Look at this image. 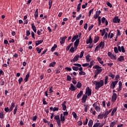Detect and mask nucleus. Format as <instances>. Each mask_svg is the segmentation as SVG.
Segmentation results:
<instances>
[{
    "mask_svg": "<svg viewBox=\"0 0 127 127\" xmlns=\"http://www.w3.org/2000/svg\"><path fill=\"white\" fill-rule=\"evenodd\" d=\"M93 84L95 85V90H99L100 88L104 86V80H100L99 81H94L93 82Z\"/></svg>",
    "mask_w": 127,
    "mask_h": 127,
    "instance_id": "nucleus-1",
    "label": "nucleus"
},
{
    "mask_svg": "<svg viewBox=\"0 0 127 127\" xmlns=\"http://www.w3.org/2000/svg\"><path fill=\"white\" fill-rule=\"evenodd\" d=\"M119 52H122L123 53H125L126 52V50H125V47L124 46H119L118 48L117 47H114V52L115 53H119Z\"/></svg>",
    "mask_w": 127,
    "mask_h": 127,
    "instance_id": "nucleus-2",
    "label": "nucleus"
},
{
    "mask_svg": "<svg viewBox=\"0 0 127 127\" xmlns=\"http://www.w3.org/2000/svg\"><path fill=\"white\" fill-rule=\"evenodd\" d=\"M93 68L94 69H96L95 70V73H97L98 74H100L103 71V69H102V67L99 66L98 65H94Z\"/></svg>",
    "mask_w": 127,
    "mask_h": 127,
    "instance_id": "nucleus-3",
    "label": "nucleus"
},
{
    "mask_svg": "<svg viewBox=\"0 0 127 127\" xmlns=\"http://www.w3.org/2000/svg\"><path fill=\"white\" fill-rule=\"evenodd\" d=\"M90 44L89 48H92L93 47V39H92V36H90L89 39L86 40V44Z\"/></svg>",
    "mask_w": 127,
    "mask_h": 127,
    "instance_id": "nucleus-4",
    "label": "nucleus"
},
{
    "mask_svg": "<svg viewBox=\"0 0 127 127\" xmlns=\"http://www.w3.org/2000/svg\"><path fill=\"white\" fill-rule=\"evenodd\" d=\"M54 119L57 120V123L58 124V127H61V120H60L59 115L56 116Z\"/></svg>",
    "mask_w": 127,
    "mask_h": 127,
    "instance_id": "nucleus-5",
    "label": "nucleus"
},
{
    "mask_svg": "<svg viewBox=\"0 0 127 127\" xmlns=\"http://www.w3.org/2000/svg\"><path fill=\"white\" fill-rule=\"evenodd\" d=\"M85 95H87L88 97H90L92 95V89H90L89 87L86 88Z\"/></svg>",
    "mask_w": 127,
    "mask_h": 127,
    "instance_id": "nucleus-6",
    "label": "nucleus"
},
{
    "mask_svg": "<svg viewBox=\"0 0 127 127\" xmlns=\"http://www.w3.org/2000/svg\"><path fill=\"white\" fill-rule=\"evenodd\" d=\"M121 22V19H119L118 16H116L114 17V18L113 19V22L114 23H120Z\"/></svg>",
    "mask_w": 127,
    "mask_h": 127,
    "instance_id": "nucleus-7",
    "label": "nucleus"
},
{
    "mask_svg": "<svg viewBox=\"0 0 127 127\" xmlns=\"http://www.w3.org/2000/svg\"><path fill=\"white\" fill-rule=\"evenodd\" d=\"M118 81H112L110 84V88L111 89H115V87H116V85L118 84Z\"/></svg>",
    "mask_w": 127,
    "mask_h": 127,
    "instance_id": "nucleus-8",
    "label": "nucleus"
},
{
    "mask_svg": "<svg viewBox=\"0 0 127 127\" xmlns=\"http://www.w3.org/2000/svg\"><path fill=\"white\" fill-rule=\"evenodd\" d=\"M79 58H80V56L76 55L75 56L72 60H70V62H76L78 60H79Z\"/></svg>",
    "mask_w": 127,
    "mask_h": 127,
    "instance_id": "nucleus-9",
    "label": "nucleus"
},
{
    "mask_svg": "<svg viewBox=\"0 0 127 127\" xmlns=\"http://www.w3.org/2000/svg\"><path fill=\"white\" fill-rule=\"evenodd\" d=\"M87 99H88V96L87 94H84L81 99L82 103H86Z\"/></svg>",
    "mask_w": 127,
    "mask_h": 127,
    "instance_id": "nucleus-10",
    "label": "nucleus"
},
{
    "mask_svg": "<svg viewBox=\"0 0 127 127\" xmlns=\"http://www.w3.org/2000/svg\"><path fill=\"white\" fill-rule=\"evenodd\" d=\"M118 98V95L116 93H113L112 96V102H116L117 98Z\"/></svg>",
    "mask_w": 127,
    "mask_h": 127,
    "instance_id": "nucleus-11",
    "label": "nucleus"
},
{
    "mask_svg": "<svg viewBox=\"0 0 127 127\" xmlns=\"http://www.w3.org/2000/svg\"><path fill=\"white\" fill-rule=\"evenodd\" d=\"M80 42V39H77L74 42V47L76 49H77V47H78V45H79V43Z\"/></svg>",
    "mask_w": 127,
    "mask_h": 127,
    "instance_id": "nucleus-12",
    "label": "nucleus"
},
{
    "mask_svg": "<svg viewBox=\"0 0 127 127\" xmlns=\"http://www.w3.org/2000/svg\"><path fill=\"white\" fill-rule=\"evenodd\" d=\"M67 38L66 36H64V37L61 38L60 39V43L61 44H64L65 43V40Z\"/></svg>",
    "mask_w": 127,
    "mask_h": 127,
    "instance_id": "nucleus-13",
    "label": "nucleus"
},
{
    "mask_svg": "<svg viewBox=\"0 0 127 127\" xmlns=\"http://www.w3.org/2000/svg\"><path fill=\"white\" fill-rule=\"evenodd\" d=\"M61 122H62L63 124H64V122H65V116H64V115H63V113H62L61 114Z\"/></svg>",
    "mask_w": 127,
    "mask_h": 127,
    "instance_id": "nucleus-14",
    "label": "nucleus"
},
{
    "mask_svg": "<svg viewBox=\"0 0 127 127\" xmlns=\"http://www.w3.org/2000/svg\"><path fill=\"white\" fill-rule=\"evenodd\" d=\"M66 101H64L62 104V108L63 111H66V109H67V106H66Z\"/></svg>",
    "mask_w": 127,
    "mask_h": 127,
    "instance_id": "nucleus-15",
    "label": "nucleus"
},
{
    "mask_svg": "<svg viewBox=\"0 0 127 127\" xmlns=\"http://www.w3.org/2000/svg\"><path fill=\"white\" fill-rule=\"evenodd\" d=\"M98 47L99 48H101V49H103L104 47H105V43L103 42H101L99 43Z\"/></svg>",
    "mask_w": 127,
    "mask_h": 127,
    "instance_id": "nucleus-16",
    "label": "nucleus"
},
{
    "mask_svg": "<svg viewBox=\"0 0 127 127\" xmlns=\"http://www.w3.org/2000/svg\"><path fill=\"white\" fill-rule=\"evenodd\" d=\"M69 90H71L72 91H75L76 90V88L74 87L73 84H70V87H69Z\"/></svg>",
    "mask_w": 127,
    "mask_h": 127,
    "instance_id": "nucleus-17",
    "label": "nucleus"
},
{
    "mask_svg": "<svg viewBox=\"0 0 127 127\" xmlns=\"http://www.w3.org/2000/svg\"><path fill=\"white\" fill-rule=\"evenodd\" d=\"M29 76H30V72H28L27 74H26L25 78H24L25 82H27L28 81V79L29 78Z\"/></svg>",
    "mask_w": 127,
    "mask_h": 127,
    "instance_id": "nucleus-18",
    "label": "nucleus"
},
{
    "mask_svg": "<svg viewBox=\"0 0 127 127\" xmlns=\"http://www.w3.org/2000/svg\"><path fill=\"white\" fill-rule=\"evenodd\" d=\"M42 42H43V40L36 41L35 42L36 46H38V45H39V44H41Z\"/></svg>",
    "mask_w": 127,
    "mask_h": 127,
    "instance_id": "nucleus-19",
    "label": "nucleus"
},
{
    "mask_svg": "<svg viewBox=\"0 0 127 127\" xmlns=\"http://www.w3.org/2000/svg\"><path fill=\"white\" fill-rule=\"evenodd\" d=\"M78 37H79L78 34H76L75 35L73 36L71 39V42H74V41H75V40H76Z\"/></svg>",
    "mask_w": 127,
    "mask_h": 127,
    "instance_id": "nucleus-20",
    "label": "nucleus"
},
{
    "mask_svg": "<svg viewBox=\"0 0 127 127\" xmlns=\"http://www.w3.org/2000/svg\"><path fill=\"white\" fill-rule=\"evenodd\" d=\"M90 57H91V56H90V54L87 55L85 57L86 60L87 62L89 63V62H90V61H91V59L90 58Z\"/></svg>",
    "mask_w": 127,
    "mask_h": 127,
    "instance_id": "nucleus-21",
    "label": "nucleus"
},
{
    "mask_svg": "<svg viewBox=\"0 0 127 127\" xmlns=\"http://www.w3.org/2000/svg\"><path fill=\"white\" fill-rule=\"evenodd\" d=\"M83 96V91H80L77 95V99H80Z\"/></svg>",
    "mask_w": 127,
    "mask_h": 127,
    "instance_id": "nucleus-22",
    "label": "nucleus"
},
{
    "mask_svg": "<svg viewBox=\"0 0 127 127\" xmlns=\"http://www.w3.org/2000/svg\"><path fill=\"white\" fill-rule=\"evenodd\" d=\"M15 107V105H14V103L12 102L11 103V106L10 107L9 109V112H11L12 111V110H13V108Z\"/></svg>",
    "mask_w": 127,
    "mask_h": 127,
    "instance_id": "nucleus-23",
    "label": "nucleus"
},
{
    "mask_svg": "<svg viewBox=\"0 0 127 127\" xmlns=\"http://www.w3.org/2000/svg\"><path fill=\"white\" fill-rule=\"evenodd\" d=\"M34 16H35V19H36V18L38 17V9H36L34 13Z\"/></svg>",
    "mask_w": 127,
    "mask_h": 127,
    "instance_id": "nucleus-24",
    "label": "nucleus"
},
{
    "mask_svg": "<svg viewBox=\"0 0 127 127\" xmlns=\"http://www.w3.org/2000/svg\"><path fill=\"white\" fill-rule=\"evenodd\" d=\"M31 26L33 31L36 33V27L34 25V23H32Z\"/></svg>",
    "mask_w": 127,
    "mask_h": 127,
    "instance_id": "nucleus-25",
    "label": "nucleus"
},
{
    "mask_svg": "<svg viewBox=\"0 0 127 127\" xmlns=\"http://www.w3.org/2000/svg\"><path fill=\"white\" fill-rule=\"evenodd\" d=\"M118 61H120V62H122V61H124V60H125L124 56H120V57L118 59Z\"/></svg>",
    "mask_w": 127,
    "mask_h": 127,
    "instance_id": "nucleus-26",
    "label": "nucleus"
},
{
    "mask_svg": "<svg viewBox=\"0 0 127 127\" xmlns=\"http://www.w3.org/2000/svg\"><path fill=\"white\" fill-rule=\"evenodd\" d=\"M97 60H98V62H99V63L100 64H104V61H102V58L98 57H97Z\"/></svg>",
    "mask_w": 127,
    "mask_h": 127,
    "instance_id": "nucleus-27",
    "label": "nucleus"
},
{
    "mask_svg": "<svg viewBox=\"0 0 127 127\" xmlns=\"http://www.w3.org/2000/svg\"><path fill=\"white\" fill-rule=\"evenodd\" d=\"M100 40V37H95L94 39V43H97L98 41Z\"/></svg>",
    "mask_w": 127,
    "mask_h": 127,
    "instance_id": "nucleus-28",
    "label": "nucleus"
},
{
    "mask_svg": "<svg viewBox=\"0 0 127 127\" xmlns=\"http://www.w3.org/2000/svg\"><path fill=\"white\" fill-rule=\"evenodd\" d=\"M95 109L96 110V112H98V113H100V112H101V108L98 106L95 107Z\"/></svg>",
    "mask_w": 127,
    "mask_h": 127,
    "instance_id": "nucleus-29",
    "label": "nucleus"
},
{
    "mask_svg": "<svg viewBox=\"0 0 127 127\" xmlns=\"http://www.w3.org/2000/svg\"><path fill=\"white\" fill-rule=\"evenodd\" d=\"M82 87V83L80 82H78L77 84L76 85V88H78V89H80Z\"/></svg>",
    "mask_w": 127,
    "mask_h": 127,
    "instance_id": "nucleus-30",
    "label": "nucleus"
},
{
    "mask_svg": "<svg viewBox=\"0 0 127 127\" xmlns=\"http://www.w3.org/2000/svg\"><path fill=\"white\" fill-rule=\"evenodd\" d=\"M116 112H117V108H114V109L112 111L111 116H114V115H115V113H116Z\"/></svg>",
    "mask_w": 127,
    "mask_h": 127,
    "instance_id": "nucleus-31",
    "label": "nucleus"
},
{
    "mask_svg": "<svg viewBox=\"0 0 127 127\" xmlns=\"http://www.w3.org/2000/svg\"><path fill=\"white\" fill-rule=\"evenodd\" d=\"M104 118V114H99L98 116V119H99V120H103Z\"/></svg>",
    "mask_w": 127,
    "mask_h": 127,
    "instance_id": "nucleus-32",
    "label": "nucleus"
},
{
    "mask_svg": "<svg viewBox=\"0 0 127 127\" xmlns=\"http://www.w3.org/2000/svg\"><path fill=\"white\" fill-rule=\"evenodd\" d=\"M56 64V62H53V63H51L50 64L49 66H50V67H54Z\"/></svg>",
    "mask_w": 127,
    "mask_h": 127,
    "instance_id": "nucleus-33",
    "label": "nucleus"
},
{
    "mask_svg": "<svg viewBox=\"0 0 127 127\" xmlns=\"http://www.w3.org/2000/svg\"><path fill=\"white\" fill-rule=\"evenodd\" d=\"M93 126V120H90L88 122V127H92Z\"/></svg>",
    "mask_w": 127,
    "mask_h": 127,
    "instance_id": "nucleus-34",
    "label": "nucleus"
},
{
    "mask_svg": "<svg viewBox=\"0 0 127 127\" xmlns=\"http://www.w3.org/2000/svg\"><path fill=\"white\" fill-rule=\"evenodd\" d=\"M109 79V77H108V76H106L105 77V82H104V84L105 85H107L108 84V80Z\"/></svg>",
    "mask_w": 127,
    "mask_h": 127,
    "instance_id": "nucleus-35",
    "label": "nucleus"
},
{
    "mask_svg": "<svg viewBox=\"0 0 127 127\" xmlns=\"http://www.w3.org/2000/svg\"><path fill=\"white\" fill-rule=\"evenodd\" d=\"M109 77H111L112 79H114L115 78V74H113L112 72H110L109 74L108 75Z\"/></svg>",
    "mask_w": 127,
    "mask_h": 127,
    "instance_id": "nucleus-36",
    "label": "nucleus"
},
{
    "mask_svg": "<svg viewBox=\"0 0 127 127\" xmlns=\"http://www.w3.org/2000/svg\"><path fill=\"white\" fill-rule=\"evenodd\" d=\"M90 65H89V68H92V66L94 65V61H91L90 63Z\"/></svg>",
    "mask_w": 127,
    "mask_h": 127,
    "instance_id": "nucleus-37",
    "label": "nucleus"
},
{
    "mask_svg": "<svg viewBox=\"0 0 127 127\" xmlns=\"http://www.w3.org/2000/svg\"><path fill=\"white\" fill-rule=\"evenodd\" d=\"M4 118V115L2 112H0V119H3Z\"/></svg>",
    "mask_w": 127,
    "mask_h": 127,
    "instance_id": "nucleus-38",
    "label": "nucleus"
},
{
    "mask_svg": "<svg viewBox=\"0 0 127 127\" xmlns=\"http://www.w3.org/2000/svg\"><path fill=\"white\" fill-rule=\"evenodd\" d=\"M72 69L74 71H78V70H79V67H78V66H72Z\"/></svg>",
    "mask_w": 127,
    "mask_h": 127,
    "instance_id": "nucleus-39",
    "label": "nucleus"
},
{
    "mask_svg": "<svg viewBox=\"0 0 127 127\" xmlns=\"http://www.w3.org/2000/svg\"><path fill=\"white\" fill-rule=\"evenodd\" d=\"M109 113L108 112V111H106L105 112L104 115H103L104 119H106V118H107V117H108V115H109Z\"/></svg>",
    "mask_w": 127,
    "mask_h": 127,
    "instance_id": "nucleus-40",
    "label": "nucleus"
},
{
    "mask_svg": "<svg viewBox=\"0 0 127 127\" xmlns=\"http://www.w3.org/2000/svg\"><path fill=\"white\" fill-rule=\"evenodd\" d=\"M106 4L108 5V6H109V7H113V5L109 1L106 2Z\"/></svg>",
    "mask_w": 127,
    "mask_h": 127,
    "instance_id": "nucleus-41",
    "label": "nucleus"
},
{
    "mask_svg": "<svg viewBox=\"0 0 127 127\" xmlns=\"http://www.w3.org/2000/svg\"><path fill=\"white\" fill-rule=\"evenodd\" d=\"M98 21L99 25H101V16H98Z\"/></svg>",
    "mask_w": 127,
    "mask_h": 127,
    "instance_id": "nucleus-42",
    "label": "nucleus"
},
{
    "mask_svg": "<svg viewBox=\"0 0 127 127\" xmlns=\"http://www.w3.org/2000/svg\"><path fill=\"white\" fill-rule=\"evenodd\" d=\"M79 75H86V72H85V71H83V70L80 71L79 72Z\"/></svg>",
    "mask_w": 127,
    "mask_h": 127,
    "instance_id": "nucleus-43",
    "label": "nucleus"
},
{
    "mask_svg": "<svg viewBox=\"0 0 127 127\" xmlns=\"http://www.w3.org/2000/svg\"><path fill=\"white\" fill-rule=\"evenodd\" d=\"M66 80L67 81H71V80H72V78L71 77V76H70V75H67Z\"/></svg>",
    "mask_w": 127,
    "mask_h": 127,
    "instance_id": "nucleus-44",
    "label": "nucleus"
},
{
    "mask_svg": "<svg viewBox=\"0 0 127 127\" xmlns=\"http://www.w3.org/2000/svg\"><path fill=\"white\" fill-rule=\"evenodd\" d=\"M94 11V8L91 9L89 11V15L88 16L90 17L91 16V14H92V13Z\"/></svg>",
    "mask_w": 127,
    "mask_h": 127,
    "instance_id": "nucleus-45",
    "label": "nucleus"
},
{
    "mask_svg": "<svg viewBox=\"0 0 127 127\" xmlns=\"http://www.w3.org/2000/svg\"><path fill=\"white\" fill-rule=\"evenodd\" d=\"M83 56H84V51H82L81 52L79 58H82Z\"/></svg>",
    "mask_w": 127,
    "mask_h": 127,
    "instance_id": "nucleus-46",
    "label": "nucleus"
},
{
    "mask_svg": "<svg viewBox=\"0 0 127 127\" xmlns=\"http://www.w3.org/2000/svg\"><path fill=\"white\" fill-rule=\"evenodd\" d=\"M32 121H33V122H35V121H36V120H37V116H33L32 117Z\"/></svg>",
    "mask_w": 127,
    "mask_h": 127,
    "instance_id": "nucleus-47",
    "label": "nucleus"
},
{
    "mask_svg": "<svg viewBox=\"0 0 127 127\" xmlns=\"http://www.w3.org/2000/svg\"><path fill=\"white\" fill-rule=\"evenodd\" d=\"M72 115L73 118H74V119L77 118V114H76V113L73 112L72 113Z\"/></svg>",
    "mask_w": 127,
    "mask_h": 127,
    "instance_id": "nucleus-48",
    "label": "nucleus"
},
{
    "mask_svg": "<svg viewBox=\"0 0 127 127\" xmlns=\"http://www.w3.org/2000/svg\"><path fill=\"white\" fill-rule=\"evenodd\" d=\"M69 51L70 52H71V53H74V52H75V50H74V47H72L69 50Z\"/></svg>",
    "mask_w": 127,
    "mask_h": 127,
    "instance_id": "nucleus-49",
    "label": "nucleus"
},
{
    "mask_svg": "<svg viewBox=\"0 0 127 127\" xmlns=\"http://www.w3.org/2000/svg\"><path fill=\"white\" fill-rule=\"evenodd\" d=\"M116 125V123L115 122H112L111 124H110V127H115V125Z\"/></svg>",
    "mask_w": 127,
    "mask_h": 127,
    "instance_id": "nucleus-50",
    "label": "nucleus"
},
{
    "mask_svg": "<svg viewBox=\"0 0 127 127\" xmlns=\"http://www.w3.org/2000/svg\"><path fill=\"white\" fill-rule=\"evenodd\" d=\"M106 21H107V20H106V18L104 17H103L101 18V21H102V23H105V22Z\"/></svg>",
    "mask_w": 127,
    "mask_h": 127,
    "instance_id": "nucleus-51",
    "label": "nucleus"
},
{
    "mask_svg": "<svg viewBox=\"0 0 127 127\" xmlns=\"http://www.w3.org/2000/svg\"><path fill=\"white\" fill-rule=\"evenodd\" d=\"M90 65V64L88 63H85L82 64V66L83 67H87V66H89Z\"/></svg>",
    "mask_w": 127,
    "mask_h": 127,
    "instance_id": "nucleus-52",
    "label": "nucleus"
},
{
    "mask_svg": "<svg viewBox=\"0 0 127 127\" xmlns=\"http://www.w3.org/2000/svg\"><path fill=\"white\" fill-rule=\"evenodd\" d=\"M37 51L38 52V53L39 54L41 53V50L39 47H37L36 48Z\"/></svg>",
    "mask_w": 127,
    "mask_h": 127,
    "instance_id": "nucleus-53",
    "label": "nucleus"
},
{
    "mask_svg": "<svg viewBox=\"0 0 127 127\" xmlns=\"http://www.w3.org/2000/svg\"><path fill=\"white\" fill-rule=\"evenodd\" d=\"M84 112H85V113H87V112H88V105H84Z\"/></svg>",
    "mask_w": 127,
    "mask_h": 127,
    "instance_id": "nucleus-54",
    "label": "nucleus"
},
{
    "mask_svg": "<svg viewBox=\"0 0 127 127\" xmlns=\"http://www.w3.org/2000/svg\"><path fill=\"white\" fill-rule=\"evenodd\" d=\"M119 79H120V75L119 74H117L115 77V80L116 81H119Z\"/></svg>",
    "mask_w": 127,
    "mask_h": 127,
    "instance_id": "nucleus-55",
    "label": "nucleus"
},
{
    "mask_svg": "<svg viewBox=\"0 0 127 127\" xmlns=\"http://www.w3.org/2000/svg\"><path fill=\"white\" fill-rule=\"evenodd\" d=\"M22 81H23V78L20 77V78L18 79L19 84H21V82H22Z\"/></svg>",
    "mask_w": 127,
    "mask_h": 127,
    "instance_id": "nucleus-56",
    "label": "nucleus"
},
{
    "mask_svg": "<svg viewBox=\"0 0 127 127\" xmlns=\"http://www.w3.org/2000/svg\"><path fill=\"white\" fill-rule=\"evenodd\" d=\"M82 17V14H80L78 15V16H77L76 18V20H80V18H81Z\"/></svg>",
    "mask_w": 127,
    "mask_h": 127,
    "instance_id": "nucleus-57",
    "label": "nucleus"
},
{
    "mask_svg": "<svg viewBox=\"0 0 127 127\" xmlns=\"http://www.w3.org/2000/svg\"><path fill=\"white\" fill-rule=\"evenodd\" d=\"M100 123H95V124L93 125V127H99V126H100Z\"/></svg>",
    "mask_w": 127,
    "mask_h": 127,
    "instance_id": "nucleus-58",
    "label": "nucleus"
},
{
    "mask_svg": "<svg viewBox=\"0 0 127 127\" xmlns=\"http://www.w3.org/2000/svg\"><path fill=\"white\" fill-rule=\"evenodd\" d=\"M63 114V116H64V117H66L68 116V112L65 111V112H64Z\"/></svg>",
    "mask_w": 127,
    "mask_h": 127,
    "instance_id": "nucleus-59",
    "label": "nucleus"
},
{
    "mask_svg": "<svg viewBox=\"0 0 127 127\" xmlns=\"http://www.w3.org/2000/svg\"><path fill=\"white\" fill-rule=\"evenodd\" d=\"M87 5H88V3H85V4L82 5V8H86L87 7Z\"/></svg>",
    "mask_w": 127,
    "mask_h": 127,
    "instance_id": "nucleus-60",
    "label": "nucleus"
},
{
    "mask_svg": "<svg viewBox=\"0 0 127 127\" xmlns=\"http://www.w3.org/2000/svg\"><path fill=\"white\" fill-rule=\"evenodd\" d=\"M16 111H17V106H15L14 109L13 115H15V114H16Z\"/></svg>",
    "mask_w": 127,
    "mask_h": 127,
    "instance_id": "nucleus-61",
    "label": "nucleus"
},
{
    "mask_svg": "<svg viewBox=\"0 0 127 127\" xmlns=\"http://www.w3.org/2000/svg\"><path fill=\"white\" fill-rule=\"evenodd\" d=\"M96 14L98 15V16H100V14H101V10L97 11L96 12Z\"/></svg>",
    "mask_w": 127,
    "mask_h": 127,
    "instance_id": "nucleus-62",
    "label": "nucleus"
},
{
    "mask_svg": "<svg viewBox=\"0 0 127 127\" xmlns=\"http://www.w3.org/2000/svg\"><path fill=\"white\" fill-rule=\"evenodd\" d=\"M26 36H29L30 35V31L29 30H28L26 32Z\"/></svg>",
    "mask_w": 127,
    "mask_h": 127,
    "instance_id": "nucleus-63",
    "label": "nucleus"
},
{
    "mask_svg": "<svg viewBox=\"0 0 127 127\" xmlns=\"http://www.w3.org/2000/svg\"><path fill=\"white\" fill-rule=\"evenodd\" d=\"M4 111L6 113H8L9 112V109H8V107H6L4 108Z\"/></svg>",
    "mask_w": 127,
    "mask_h": 127,
    "instance_id": "nucleus-64",
    "label": "nucleus"
}]
</instances>
